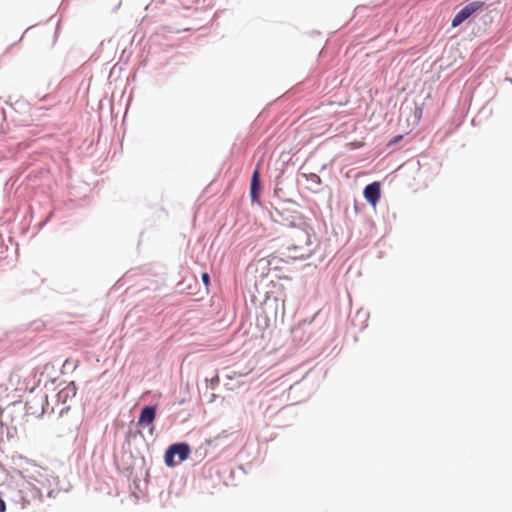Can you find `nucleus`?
I'll list each match as a JSON object with an SVG mask.
<instances>
[{"instance_id": "obj_1", "label": "nucleus", "mask_w": 512, "mask_h": 512, "mask_svg": "<svg viewBox=\"0 0 512 512\" xmlns=\"http://www.w3.org/2000/svg\"><path fill=\"white\" fill-rule=\"evenodd\" d=\"M289 257L294 260H303L314 252L311 229L298 228L291 234V244L288 248Z\"/></svg>"}, {"instance_id": "obj_2", "label": "nucleus", "mask_w": 512, "mask_h": 512, "mask_svg": "<svg viewBox=\"0 0 512 512\" xmlns=\"http://www.w3.org/2000/svg\"><path fill=\"white\" fill-rule=\"evenodd\" d=\"M189 452H190V449L187 444H185V443L173 444L168 448V450L165 453V463L168 466L172 467L175 465V461H174L175 455L178 456V461L181 462L188 458Z\"/></svg>"}, {"instance_id": "obj_3", "label": "nucleus", "mask_w": 512, "mask_h": 512, "mask_svg": "<svg viewBox=\"0 0 512 512\" xmlns=\"http://www.w3.org/2000/svg\"><path fill=\"white\" fill-rule=\"evenodd\" d=\"M485 3L483 1H473L463 7L453 18L452 27H457L468 19L475 12L481 10Z\"/></svg>"}, {"instance_id": "obj_4", "label": "nucleus", "mask_w": 512, "mask_h": 512, "mask_svg": "<svg viewBox=\"0 0 512 512\" xmlns=\"http://www.w3.org/2000/svg\"><path fill=\"white\" fill-rule=\"evenodd\" d=\"M364 197L367 202L375 206L381 196V186L379 182H373L367 185L364 189Z\"/></svg>"}, {"instance_id": "obj_5", "label": "nucleus", "mask_w": 512, "mask_h": 512, "mask_svg": "<svg viewBox=\"0 0 512 512\" xmlns=\"http://www.w3.org/2000/svg\"><path fill=\"white\" fill-rule=\"evenodd\" d=\"M259 191H260V172L256 168L252 174L250 197L252 203H259Z\"/></svg>"}, {"instance_id": "obj_6", "label": "nucleus", "mask_w": 512, "mask_h": 512, "mask_svg": "<svg viewBox=\"0 0 512 512\" xmlns=\"http://www.w3.org/2000/svg\"><path fill=\"white\" fill-rule=\"evenodd\" d=\"M156 417V408L154 406H146L142 409L139 419L138 425L144 426L153 423Z\"/></svg>"}, {"instance_id": "obj_7", "label": "nucleus", "mask_w": 512, "mask_h": 512, "mask_svg": "<svg viewBox=\"0 0 512 512\" xmlns=\"http://www.w3.org/2000/svg\"><path fill=\"white\" fill-rule=\"evenodd\" d=\"M283 260L276 255H269L267 258H262L258 263L269 266L271 269L277 270L279 268V263Z\"/></svg>"}, {"instance_id": "obj_8", "label": "nucleus", "mask_w": 512, "mask_h": 512, "mask_svg": "<svg viewBox=\"0 0 512 512\" xmlns=\"http://www.w3.org/2000/svg\"><path fill=\"white\" fill-rule=\"evenodd\" d=\"M202 281L205 284L206 288H208L209 285H210V276H209L208 273H203L202 274Z\"/></svg>"}, {"instance_id": "obj_9", "label": "nucleus", "mask_w": 512, "mask_h": 512, "mask_svg": "<svg viewBox=\"0 0 512 512\" xmlns=\"http://www.w3.org/2000/svg\"><path fill=\"white\" fill-rule=\"evenodd\" d=\"M6 511V504L5 502L0 498V512Z\"/></svg>"}]
</instances>
